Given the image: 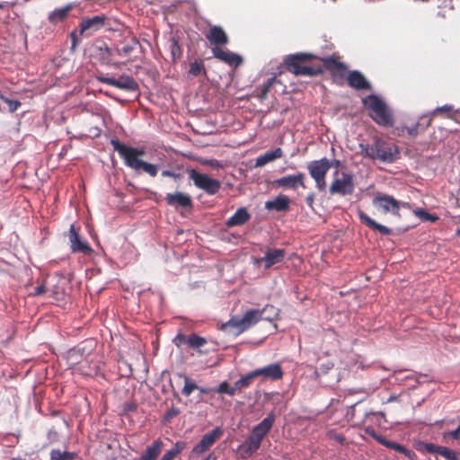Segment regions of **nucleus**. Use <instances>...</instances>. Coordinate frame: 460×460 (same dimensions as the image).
Listing matches in <instances>:
<instances>
[{
	"instance_id": "obj_15",
	"label": "nucleus",
	"mask_w": 460,
	"mask_h": 460,
	"mask_svg": "<svg viewBox=\"0 0 460 460\" xmlns=\"http://www.w3.org/2000/svg\"><path fill=\"white\" fill-rule=\"evenodd\" d=\"M347 83L351 88L357 91L372 89L371 84L367 81L365 75L358 70L349 72L347 75Z\"/></svg>"
},
{
	"instance_id": "obj_31",
	"label": "nucleus",
	"mask_w": 460,
	"mask_h": 460,
	"mask_svg": "<svg viewBox=\"0 0 460 460\" xmlns=\"http://www.w3.org/2000/svg\"><path fill=\"white\" fill-rule=\"evenodd\" d=\"M276 81L277 80L275 76L270 77L266 82H264L260 87H258V97L261 100L263 101L267 98L268 93H270L272 86L275 84Z\"/></svg>"
},
{
	"instance_id": "obj_44",
	"label": "nucleus",
	"mask_w": 460,
	"mask_h": 460,
	"mask_svg": "<svg viewBox=\"0 0 460 460\" xmlns=\"http://www.w3.org/2000/svg\"><path fill=\"white\" fill-rule=\"evenodd\" d=\"M439 455L447 460H460V453L449 449L446 447H442V448L439 449Z\"/></svg>"
},
{
	"instance_id": "obj_1",
	"label": "nucleus",
	"mask_w": 460,
	"mask_h": 460,
	"mask_svg": "<svg viewBox=\"0 0 460 460\" xmlns=\"http://www.w3.org/2000/svg\"><path fill=\"white\" fill-rule=\"evenodd\" d=\"M111 144L114 150L117 151L119 156L124 160V163L128 167L137 172H146L151 177H155L157 175L158 167L156 165L140 159V157L146 154L144 149L126 146L118 139H111Z\"/></svg>"
},
{
	"instance_id": "obj_41",
	"label": "nucleus",
	"mask_w": 460,
	"mask_h": 460,
	"mask_svg": "<svg viewBox=\"0 0 460 460\" xmlns=\"http://www.w3.org/2000/svg\"><path fill=\"white\" fill-rule=\"evenodd\" d=\"M347 71H348V67H347L346 64H343L342 69L339 68L338 70L334 71L331 75L332 81L338 84H342L343 81L346 77Z\"/></svg>"
},
{
	"instance_id": "obj_13",
	"label": "nucleus",
	"mask_w": 460,
	"mask_h": 460,
	"mask_svg": "<svg viewBox=\"0 0 460 460\" xmlns=\"http://www.w3.org/2000/svg\"><path fill=\"white\" fill-rule=\"evenodd\" d=\"M223 430L216 428L210 432L205 434L201 440L193 447V454H201L209 449V447L221 437Z\"/></svg>"
},
{
	"instance_id": "obj_43",
	"label": "nucleus",
	"mask_w": 460,
	"mask_h": 460,
	"mask_svg": "<svg viewBox=\"0 0 460 460\" xmlns=\"http://www.w3.org/2000/svg\"><path fill=\"white\" fill-rule=\"evenodd\" d=\"M199 386L195 384L193 380H191L188 376H184V386L181 390L182 394H184L185 396H190V394L194 390H197Z\"/></svg>"
},
{
	"instance_id": "obj_64",
	"label": "nucleus",
	"mask_w": 460,
	"mask_h": 460,
	"mask_svg": "<svg viewBox=\"0 0 460 460\" xmlns=\"http://www.w3.org/2000/svg\"><path fill=\"white\" fill-rule=\"evenodd\" d=\"M4 6H5L4 3H0V9L4 8Z\"/></svg>"
},
{
	"instance_id": "obj_34",
	"label": "nucleus",
	"mask_w": 460,
	"mask_h": 460,
	"mask_svg": "<svg viewBox=\"0 0 460 460\" xmlns=\"http://www.w3.org/2000/svg\"><path fill=\"white\" fill-rule=\"evenodd\" d=\"M378 206L376 208L377 211L383 214L392 213L394 215H397L400 209V203H376Z\"/></svg>"
},
{
	"instance_id": "obj_3",
	"label": "nucleus",
	"mask_w": 460,
	"mask_h": 460,
	"mask_svg": "<svg viewBox=\"0 0 460 460\" xmlns=\"http://www.w3.org/2000/svg\"><path fill=\"white\" fill-rule=\"evenodd\" d=\"M359 148L364 157L384 163H394L400 156V149L395 144L379 137H376L372 144H360Z\"/></svg>"
},
{
	"instance_id": "obj_59",
	"label": "nucleus",
	"mask_w": 460,
	"mask_h": 460,
	"mask_svg": "<svg viewBox=\"0 0 460 460\" xmlns=\"http://www.w3.org/2000/svg\"><path fill=\"white\" fill-rule=\"evenodd\" d=\"M197 390H199L200 393H203V394L215 392V389H210V388H207V387H199V386Z\"/></svg>"
},
{
	"instance_id": "obj_58",
	"label": "nucleus",
	"mask_w": 460,
	"mask_h": 460,
	"mask_svg": "<svg viewBox=\"0 0 460 460\" xmlns=\"http://www.w3.org/2000/svg\"><path fill=\"white\" fill-rule=\"evenodd\" d=\"M46 291V287L44 284L38 286L34 290V295L40 296Z\"/></svg>"
},
{
	"instance_id": "obj_55",
	"label": "nucleus",
	"mask_w": 460,
	"mask_h": 460,
	"mask_svg": "<svg viewBox=\"0 0 460 460\" xmlns=\"http://www.w3.org/2000/svg\"><path fill=\"white\" fill-rule=\"evenodd\" d=\"M180 413V411L177 408L172 407L170 410L167 411L165 413V418L167 420L172 419L175 416H177Z\"/></svg>"
},
{
	"instance_id": "obj_54",
	"label": "nucleus",
	"mask_w": 460,
	"mask_h": 460,
	"mask_svg": "<svg viewBox=\"0 0 460 460\" xmlns=\"http://www.w3.org/2000/svg\"><path fill=\"white\" fill-rule=\"evenodd\" d=\"M172 205H176V209L182 212L184 210H189L191 208L192 203H172Z\"/></svg>"
},
{
	"instance_id": "obj_56",
	"label": "nucleus",
	"mask_w": 460,
	"mask_h": 460,
	"mask_svg": "<svg viewBox=\"0 0 460 460\" xmlns=\"http://www.w3.org/2000/svg\"><path fill=\"white\" fill-rule=\"evenodd\" d=\"M374 201H389V202H392V201H396V200L393 197H389V196L384 195V196H376L374 199Z\"/></svg>"
},
{
	"instance_id": "obj_37",
	"label": "nucleus",
	"mask_w": 460,
	"mask_h": 460,
	"mask_svg": "<svg viewBox=\"0 0 460 460\" xmlns=\"http://www.w3.org/2000/svg\"><path fill=\"white\" fill-rule=\"evenodd\" d=\"M185 171L182 168H174L172 170H164L161 172L162 177H171L175 181H179L184 178Z\"/></svg>"
},
{
	"instance_id": "obj_51",
	"label": "nucleus",
	"mask_w": 460,
	"mask_h": 460,
	"mask_svg": "<svg viewBox=\"0 0 460 460\" xmlns=\"http://www.w3.org/2000/svg\"><path fill=\"white\" fill-rule=\"evenodd\" d=\"M188 337L189 336H186L184 334H181L179 333L174 339H173V343L177 346V347H181L182 344H188Z\"/></svg>"
},
{
	"instance_id": "obj_46",
	"label": "nucleus",
	"mask_w": 460,
	"mask_h": 460,
	"mask_svg": "<svg viewBox=\"0 0 460 460\" xmlns=\"http://www.w3.org/2000/svg\"><path fill=\"white\" fill-rule=\"evenodd\" d=\"M170 49H171V54H172L173 60H176L181 58L182 51H181V46L176 39H174V38L172 39Z\"/></svg>"
},
{
	"instance_id": "obj_5",
	"label": "nucleus",
	"mask_w": 460,
	"mask_h": 460,
	"mask_svg": "<svg viewBox=\"0 0 460 460\" xmlns=\"http://www.w3.org/2000/svg\"><path fill=\"white\" fill-rule=\"evenodd\" d=\"M95 346L94 341H87L77 347L71 349L66 353L67 364L71 368L77 369L84 375H91L90 371L84 369V366L89 364V356Z\"/></svg>"
},
{
	"instance_id": "obj_35",
	"label": "nucleus",
	"mask_w": 460,
	"mask_h": 460,
	"mask_svg": "<svg viewBox=\"0 0 460 460\" xmlns=\"http://www.w3.org/2000/svg\"><path fill=\"white\" fill-rule=\"evenodd\" d=\"M260 310L261 312L262 320L269 322H272L279 314V309L270 305H267Z\"/></svg>"
},
{
	"instance_id": "obj_29",
	"label": "nucleus",
	"mask_w": 460,
	"mask_h": 460,
	"mask_svg": "<svg viewBox=\"0 0 460 460\" xmlns=\"http://www.w3.org/2000/svg\"><path fill=\"white\" fill-rule=\"evenodd\" d=\"M377 440L384 446H385L386 447H389V448H393L394 449L395 451H398V452H401V453H403L405 456H407L409 458H411L412 456L414 455L413 452L406 449L403 446L400 445V444H397L394 441H390V440H387L385 439V438H382V437H379L377 438Z\"/></svg>"
},
{
	"instance_id": "obj_11",
	"label": "nucleus",
	"mask_w": 460,
	"mask_h": 460,
	"mask_svg": "<svg viewBox=\"0 0 460 460\" xmlns=\"http://www.w3.org/2000/svg\"><path fill=\"white\" fill-rule=\"evenodd\" d=\"M354 189L353 177L349 173L342 172L341 178H336L330 186L332 194L339 193L342 195L352 193Z\"/></svg>"
},
{
	"instance_id": "obj_14",
	"label": "nucleus",
	"mask_w": 460,
	"mask_h": 460,
	"mask_svg": "<svg viewBox=\"0 0 460 460\" xmlns=\"http://www.w3.org/2000/svg\"><path fill=\"white\" fill-rule=\"evenodd\" d=\"M286 255L283 249H268L265 255L256 261L258 265L263 264L265 269H270L273 265L281 262Z\"/></svg>"
},
{
	"instance_id": "obj_30",
	"label": "nucleus",
	"mask_w": 460,
	"mask_h": 460,
	"mask_svg": "<svg viewBox=\"0 0 460 460\" xmlns=\"http://www.w3.org/2000/svg\"><path fill=\"white\" fill-rule=\"evenodd\" d=\"M137 46L140 47V43L136 37H133L130 44H127L122 48H117L116 53L120 57H128L135 50Z\"/></svg>"
},
{
	"instance_id": "obj_47",
	"label": "nucleus",
	"mask_w": 460,
	"mask_h": 460,
	"mask_svg": "<svg viewBox=\"0 0 460 460\" xmlns=\"http://www.w3.org/2000/svg\"><path fill=\"white\" fill-rule=\"evenodd\" d=\"M441 112H447L448 113L447 114V118H449V119H454V117H455L454 108L450 104H446L444 106L438 107L433 111V114L436 115V114H438V113H441Z\"/></svg>"
},
{
	"instance_id": "obj_38",
	"label": "nucleus",
	"mask_w": 460,
	"mask_h": 460,
	"mask_svg": "<svg viewBox=\"0 0 460 460\" xmlns=\"http://www.w3.org/2000/svg\"><path fill=\"white\" fill-rule=\"evenodd\" d=\"M186 447L185 442L178 441L172 448L168 450L163 456L167 460H172L178 454H180Z\"/></svg>"
},
{
	"instance_id": "obj_60",
	"label": "nucleus",
	"mask_w": 460,
	"mask_h": 460,
	"mask_svg": "<svg viewBox=\"0 0 460 460\" xmlns=\"http://www.w3.org/2000/svg\"><path fill=\"white\" fill-rule=\"evenodd\" d=\"M273 201H278V202H280V201H289V199L286 196H279Z\"/></svg>"
},
{
	"instance_id": "obj_4",
	"label": "nucleus",
	"mask_w": 460,
	"mask_h": 460,
	"mask_svg": "<svg viewBox=\"0 0 460 460\" xmlns=\"http://www.w3.org/2000/svg\"><path fill=\"white\" fill-rule=\"evenodd\" d=\"M365 107L370 110L371 119L378 125L384 127H392L394 125V117L385 104L378 96L371 94L363 100Z\"/></svg>"
},
{
	"instance_id": "obj_9",
	"label": "nucleus",
	"mask_w": 460,
	"mask_h": 460,
	"mask_svg": "<svg viewBox=\"0 0 460 460\" xmlns=\"http://www.w3.org/2000/svg\"><path fill=\"white\" fill-rule=\"evenodd\" d=\"M106 20L107 17L103 14L83 18L79 24L80 35L84 37L92 36L94 32L104 27Z\"/></svg>"
},
{
	"instance_id": "obj_49",
	"label": "nucleus",
	"mask_w": 460,
	"mask_h": 460,
	"mask_svg": "<svg viewBox=\"0 0 460 460\" xmlns=\"http://www.w3.org/2000/svg\"><path fill=\"white\" fill-rule=\"evenodd\" d=\"M415 214L420 217L421 218L422 220L424 221H430V222H434L438 219V217L436 216H433V215H430L427 212H425L424 210H416L415 211Z\"/></svg>"
},
{
	"instance_id": "obj_40",
	"label": "nucleus",
	"mask_w": 460,
	"mask_h": 460,
	"mask_svg": "<svg viewBox=\"0 0 460 460\" xmlns=\"http://www.w3.org/2000/svg\"><path fill=\"white\" fill-rule=\"evenodd\" d=\"M201 72L206 73L204 63L202 60H195L190 64L189 75L198 76Z\"/></svg>"
},
{
	"instance_id": "obj_27",
	"label": "nucleus",
	"mask_w": 460,
	"mask_h": 460,
	"mask_svg": "<svg viewBox=\"0 0 460 460\" xmlns=\"http://www.w3.org/2000/svg\"><path fill=\"white\" fill-rule=\"evenodd\" d=\"M250 218V214L245 208H240L236 212L227 219V226H242Z\"/></svg>"
},
{
	"instance_id": "obj_17",
	"label": "nucleus",
	"mask_w": 460,
	"mask_h": 460,
	"mask_svg": "<svg viewBox=\"0 0 460 460\" xmlns=\"http://www.w3.org/2000/svg\"><path fill=\"white\" fill-rule=\"evenodd\" d=\"M255 377L261 376L263 379H280L283 376V371L279 364H270L266 367L253 370Z\"/></svg>"
},
{
	"instance_id": "obj_42",
	"label": "nucleus",
	"mask_w": 460,
	"mask_h": 460,
	"mask_svg": "<svg viewBox=\"0 0 460 460\" xmlns=\"http://www.w3.org/2000/svg\"><path fill=\"white\" fill-rule=\"evenodd\" d=\"M206 343H207V341L204 338L199 337L196 334H191L188 337V345L190 348L199 349V348L204 346Z\"/></svg>"
},
{
	"instance_id": "obj_53",
	"label": "nucleus",
	"mask_w": 460,
	"mask_h": 460,
	"mask_svg": "<svg viewBox=\"0 0 460 460\" xmlns=\"http://www.w3.org/2000/svg\"><path fill=\"white\" fill-rule=\"evenodd\" d=\"M424 447L429 453H438V454H439V449L442 448V447L436 446L435 444H432V443L425 444Z\"/></svg>"
},
{
	"instance_id": "obj_10",
	"label": "nucleus",
	"mask_w": 460,
	"mask_h": 460,
	"mask_svg": "<svg viewBox=\"0 0 460 460\" xmlns=\"http://www.w3.org/2000/svg\"><path fill=\"white\" fill-rule=\"evenodd\" d=\"M208 27L205 37L214 48H220L229 43V37L221 26L209 24Z\"/></svg>"
},
{
	"instance_id": "obj_28",
	"label": "nucleus",
	"mask_w": 460,
	"mask_h": 460,
	"mask_svg": "<svg viewBox=\"0 0 460 460\" xmlns=\"http://www.w3.org/2000/svg\"><path fill=\"white\" fill-rule=\"evenodd\" d=\"M261 320H262L261 310L250 309L243 316V324L246 329H248L256 324Z\"/></svg>"
},
{
	"instance_id": "obj_48",
	"label": "nucleus",
	"mask_w": 460,
	"mask_h": 460,
	"mask_svg": "<svg viewBox=\"0 0 460 460\" xmlns=\"http://www.w3.org/2000/svg\"><path fill=\"white\" fill-rule=\"evenodd\" d=\"M289 203H265L267 210L285 211L288 208Z\"/></svg>"
},
{
	"instance_id": "obj_25",
	"label": "nucleus",
	"mask_w": 460,
	"mask_h": 460,
	"mask_svg": "<svg viewBox=\"0 0 460 460\" xmlns=\"http://www.w3.org/2000/svg\"><path fill=\"white\" fill-rule=\"evenodd\" d=\"M222 329L228 332L229 333L236 336L242 333L246 330L244 325L243 324V317L242 318H231L228 322L222 324Z\"/></svg>"
},
{
	"instance_id": "obj_20",
	"label": "nucleus",
	"mask_w": 460,
	"mask_h": 460,
	"mask_svg": "<svg viewBox=\"0 0 460 460\" xmlns=\"http://www.w3.org/2000/svg\"><path fill=\"white\" fill-rule=\"evenodd\" d=\"M261 444V440L251 434L248 438L239 447V450L243 458L251 456L256 452Z\"/></svg>"
},
{
	"instance_id": "obj_50",
	"label": "nucleus",
	"mask_w": 460,
	"mask_h": 460,
	"mask_svg": "<svg viewBox=\"0 0 460 460\" xmlns=\"http://www.w3.org/2000/svg\"><path fill=\"white\" fill-rule=\"evenodd\" d=\"M167 201H190V198L187 196H184L181 193H177L175 195H169Z\"/></svg>"
},
{
	"instance_id": "obj_6",
	"label": "nucleus",
	"mask_w": 460,
	"mask_h": 460,
	"mask_svg": "<svg viewBox=\"0 0 460 460\" xmlns=\"http://www.w3.org/2000/svg\"><path fill=\"white\" fill-rule=\"evenodd\" d=\"M186 172L189 175V179L193 181L197 188L209 195L216 194L221 188V182L217 179L209 177L208 174L201 173L195 169H187Z\"/></svg>"
},
{
	"instance_id": "obj_22",
	"label": "nucleus",
	"mask_w": 460,
	"mask_h": 460,
	"mask_svg": "<svg viewBox=\"0 0 460 460\" xmlns=\"http://www.w3.org/2000/svg\"><path fill=\"white\" fill-rule=\"evenodd\" d=\"M340 58H341L339 55L333 54L330 57L323 58H318V60L322 62L321 66L323 67V70H326L330 72V74L332 75L334 71L338 70L339 68H343L344 63L341 62Z\"/></svg>"
},
{
	"instance_id": "obj_19",
	"label": "nucleus",
	"mask_w": 460,
	"mask_h": 460,
	"mask_svg": "<svg viewBox=\"0 0 460 460\" xmlns=\"http://www.w3.org/2000/svg\"><path fill=\"white\" fill-rule=\"evenodd\" d=\"M275 414L270 413L265 419H263L259 424H257L252 431V434L256 438H259L262 441L263 438L270 432L275 422Z\"/></svg>"
},
{
	"instance_id": "obj_52",
	"label": "nucleus",
	"mask_w": 460,
	"mask_h": 460,
	"mask_svg": "<svg viewBox=\"0 0 460 460\" xmlns=\"http://www.w3.org/2000/svg\"><path fill=\"white\" fill-rule=\"evenodd\" d=\"M204 164H207L212 168H215V169H217V168H223L225 166L224 163L223 162H220L218 160H216V159H210V160H207Z\"/></svg>"
},
{
	"instance_id": "obj_2",
	"label": "nucleus",
	"mask_w": 460,
	"mask_h": 460,
	"mask_svg": "<svg viewBox=\"0 0 460 460\" xmlns=\"http://www.w3.org/2000/svg\"><path fill=\"white\" fill-rule=\"evenodd\" d=\"M318 57L310 53L291 54L285 58L286 69L296 76H317L323 73L321 64H313Z\"/></svg>"
},
{
	"instance_id": "obj_26",
	"label": "nucleus",
	"mask_w": 460,
	"mask_h": 460,
	"mask_svg": "<svg viewBox=\"0 0 460 460\" xmlns=\"http://www.w3.org/2000/svg\"><path fill=\"white\" fill-rule=\"evenodd\" d=\"M358 217L360 220L365 223L368 227L371 229L379 232L382 234L387 235L391 233V230L378 223H376L375 220L370 218L366 213H364L362 210H358Z\"/></svg>"
},
{
	"instance_id": "obj_32",
	"label": "nucleus",
	"mask_w": 460,
	"mask_h": 460,
	"mask_svg": "<svg viewBox=\"0 0 460 460\" xmlns=\"http://www.w3.org/2000/svg\"><path fill=\"white\" fill-rule=\"evenodd\" d=\"M76 457L74 452L61 451L60 449H52L50 452V460H73Z\"/></svg>"
},
{
	"instance_id": "obj_63",
	"label": "nucleus",
	"mask_w": 460,
	"mask_h": 460,
	"mask_svg": "<svg viewBox=\"0 0 460 460\" xmlns=\"http://www.w3.org/2000/svg\"><path fill=\"white\" fill-rule=\"evenodd\" d=\"M105 52H106L108 55H111V49H109V48H105Z\"/></svg>"
},
{
	"instance_id": "obj_36",
	"label": "nucleus",
	"mask_w": 460,
	"mask_h": 460,
	"mask_svg": "<svg viewBox=\"0 0 460 460\" xmlns=\"http://www.w3.org/2000/svg\"><path fill=\"white\" fill-rule=\"evenodd\" d=\"M255 378V376L253 374V371L249 372L247 375L242 376L240 379H238L235 384V388L238 389V391H241L244 388H247L251 385L252 380Z\"/></svg>"
},
{
	"instance_id": "obj_18",
	"label": "nucleus",
	"mask_w": 460,
	"mask_h": 460,
	"mask_svg": "<svg viewBox=\"0 0 460 460\" xmlns=\"http://www.w3.org/2000/svg\"><path fill=\"white\" fill-rule=\"evenodd\" d=\"M69 241L74 252L90 253L92 252L89 244L80 239L74 225H71L69 228Z\"/></svg>"
},
{
	"instance_id": "obj_45",
	"label": "nucleus",
	"mask_w": 460,
	"mask_h": 460,
	"mask_svg": "<svg viewBox=\"0 0 460 460\" xmlns=\"http://www.w3.org/2000/svg\"><path fill=\"white\" fill-rule=\"evenodd\" d=\"M0 99L8 104V109H9L10 112L16 111L22 105L21 102H19L17 100L8 99L4 95H3L1 93H0Z\"/></svg>"
},
{
	"instance_id": "obj_8",
	"label": "nucleus",
	"mask_w": 460,
	"mask_h": 460,
	"mask_svg": "<svg viewBox=\"0 0 460 460\" xmlns=\"http://www.w3.org/2000/svg\"><path fill=\"white\" fill-rule=\"evenodd\" d=\"M99 82L106 84L120 90L128 92H137L139 89L137 82L130 75H121L119 78L110 77L108 75L97 76Z\"/></svg>"
},
{
	"instance_id": "obj_39",
	"label": "nucleus",
	"mask_w": 460,
	"mask_h": 460,
	"mask_svg": "<svg viewBox=\"0 0 460 460\" xmlns=\"http://www.w3.org/2000/svg\"><path fill=\"white\" fill-rule=\"evenodd\" d=\"M238 391L237 388H235V384L234 385H230L227 382H222L217 388L215 389L216 393L218 394H226L230 396H234L235 393Z\"/></svg>"
},
{
	"instance_id": "obj_33",
	"label": "nucleus",
	"mask_w": 460,
	"mask_h": 460,
	"mask_svg": "<svg viewBox=\"0 0 460 460\" xmlns=\"http://www.w3.org/2000/svg\"><path fill=\"white\" fill-rule=\"evenodd\" d=\"M419 122H415L410 127L402 126L395 128L396 134L399 137H402L407 134L410 137H416L418 135Z\"/></svg>"
},
{
	"instance_id": "obj_12",
	"label": "nucleus",
	"mask_w": 460,
	"mask_h": 460,
	"mask_svg": "<svg viewBox=\"0 0 460 460\" xmlns=\"http://www.w3.org/2000/svg\"><path fill=\"white\" fill-rule=\"evenodd\" d=\"M273 186L285 190H296L298 187L305 188V174L298 172L295 175H287L273 181Z\"/></svg>"
},
{
	"instance_id": "obj_62",
	"label": "nucleus",
	"mask_w": 460,
	"mask_h": 460,
	"mask_svg": "<svg viewBox=\"0 0 460 460\" xmlns=\"http://www.w3.org/2000/svg\"><path fill=\"white\" fill-rule=\"evenodd\" d=\"M216 456L213 454H210L208 456V457L205 460H216Z\"/></svg>"
},
{
	"instance_id": "obj_23",
	"label": "nucleus",
	"mask_w": 460,
	"mask_h": 460,
	"mask_svg": "<svg viewBox=\"0 0 460 460\" xmlns=\"http://www.w3.org/2000/svg\"><path fill=\"white\" fill-rule=\"evenodd\" d=\"M284 155L283 150L280 147H277L272 151H268L263 155L258 156L255 160V167H262L268 163L273 162L277 159L281 158Z\"/></svg>"
},
{
	"instance_id": "obj_16",
	"label": "nucleus",
	"mask_w": 460,
	"mask_h": 460,
	"mask_svg": "<svg viewBox=\"0 0 460 460\" xmlns=\"http://www.w3.org/2000/svg\"><path fill=\"white\" fill-rule=\"evenodd\" d=\"M212 53L214 58L229 66H238L243 62V58L239 55L227 49L225 50L221 48H212Z\"/></svg>"
},
{
	"instance_id": "obj_7",
	"label": "nucleus",
	"mask_w": 460,
	"mask_h": 460,
	"mask_svg": "<svg viewBox=\"0 0 460 460\" xmlns=\"http://www.w3.org/2000/svg\"><path fill=\"white\" fill-rule=\"evenodd\" d=\"M333 163L330 162L327 158H322L320 160H314L307 164L306 168L309 172L310 176L314 180L316 186L319 190H324L326 187L325 177L332 167Z\"/></svg>"
},
{
	"instance_id": "obj_57",
	"label": "nucleus",
	"mask_w": 460,
	"mask_h": 460,
	"mask_svg": "<svg viewBox=\"0 0 460 460\" xmlns=\"http://www.w3.org/2000/svg\"><path fill=\"white\" fill-rule=\"evenodd\" d=\"M447 435L453 439H459L460 438V426L457 429H456L455 430L450 431Z\"/></svg>"
},
{
	"instance_id": "obj_21",
	"label": "nucleus",
	"mask_w": 460,
	"mask_h": 460,
	"mask_svg": "<svg viewBox=\"0 0 460 460\" xmlns=\"http://www.w3.org/2000/svg\"><path fill=\"white\" fill-rule=\"evenodd\" d=\"M74 4H67L62 8H57L48 16V20L51 24H58V22H64L69 15V13L74 9Z\"/></svg>"
},
{
	"instance_id": "obj_24",
	"label": "nucleus",
	"mask_w": 460,
	"mask_h": 460,
	"mask_svg": "<svg viewBox=\"0 0 460 460\" xmlns=\"http://www.w3.org/2000/svg\"><path fill=\"white\" fill-rule=\"evenodd\" d=\"M164 443L161 439L155 440L151 445L146 447L144 453L138 460H155L161 454Z\"/></svg>"
},
{
	"instance_id": "obj_61",
	"label": "nucleus",
	"mask_w": 460,
	"mask_h": 460,
	"mask_svg": "<svg viewBox=\"0 0 460 460\" xmlns=\"http://www.w3.org/2000/svg\"><path fill=\"white\" fill-rule=\"evenodd\" d=\"M330 162L333 163V165L332 166H335V167H339L340 164H341V162L339 160H330Z\"/></svg>"
}]
</instances>
